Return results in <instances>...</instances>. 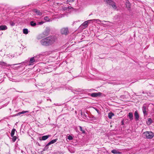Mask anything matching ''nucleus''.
I'll use <instances>...</instances> for the list:
<instances>
[{
	"instance_id": "2eb2a0df",
	"label": "nucleus",
	"mask_w": 154,
	"mask_h": 154,
	"mask_svg": "<svg viewBox=\"0 0 154 154\" xmlns=\"http://www.w3.org/2000/svg\"><path fill=\"white\" fill-rule=\"evenodd\" d=\"M8 29V27L5 25L0 26V31L5 30Z\"/></svg>"
},
{
	"instance_id": "ea45409f",
	"label": "nucleus",
	"mask_w": 154,
	"mask_h": 154,
	"mask_svg": "<svg viewBox=\"0 0 154 154\" xmlns=\"http://www.w3.org/2000/svg\"><path fill=\"white\" fill-rule=\"evenodd\" d=\"M49 32V30H48V31H47V30H46L45 32V35L46 36H48L49 34L48 32Z\"/></svg>"
},
{
	"instance_id": "5701e85b",
	"label": "nucleus",
	"mask_w": 154,
	"mask_h": 154,
	"mask_svg": "<svg viewBox=\"0 0 154 154\" xmlns=\"http://www.w3.org/2000/svg\"><path fill=\"white\" fill-rule=\"evenodd\" d=\"M128 116L130 120H132L133 119V114L132 112H129L128 113Z\"/></svg>"
},
{
	"instance_id": "c756f323",
	"label": "nucleus",
	"mask_w": 154,
	"mask_h": 154,
	"mask_svg": "<svg viewBox=\"0 0 154 154\" xmlns=\"http://www.w3.org/2000/svg\"><path fill=\"white\" fill-rule=\"evenodd\" d=\"M0 65L4 66H7V64L4 62H0Z\"/></svg>"
},
{
	"instance_id": "603ef678",
	"label": "nucleus",
	"mask_w": 154,
	"mask_h": 154,
	"mask_svg": "<svg viewBox=\"0 0 154 154\" xmlns=\"http://www.w3.org/2000/svg\"><path fill=\"white\" fill-rule=\"evenodd\" d=\"M21 152H23V150H21Z\"/></svg>"
},
{
	"instance_id": "6ab92c4d",
	"label": "nucleus",
	"mask_w": 154,
	"mask_h": 154,
	"mask_svg": "<svg viewBox=\"0 0 154 154\" xmlns=\"http://www.w3.org/2000/svg\"><path fill=\"white\" fill-rule=\"evenodd\" d=\"M28 112H29V111H22L21 112H19L18 113H17L16 114L14 115V116H20L21 114H23L24 113Z\"/></svg>"
},
{
	"instance_id": "72a5a7b5",
	"label": "nucleus",
	"mask_w": 154,
	"mask_h": 154,
	"mask_svg": "<svg viewBox=\"0 0 154 154\" xmlns=\"http://www.w3.org/2000/svg\"><path fill=\"white\" fill-rule=\"evenodd\" d=\"M44 20L46 21H49L50 20V18L48 16H46L44 17Z\"/></svg>"
},
{
	"instance_id": "bb28decb",
	"label": "nucleus",
	"mask_w": 154,
	"mask_h": 154,
	"mask_svg": "<svg viewBox=\"0 0 154 154\" xmlns=\"http://www.w3.org/2000/svg\"><path fill=\"white\" fill-rule=\"evenodd\" d=\"M79 128L80 130L82 132V133L83 134H85V130L82 129V127L81 126H79Z\"/></svg>"
},
{
	"instance_id": "58836bf2",
	"label": "nucleus",
	"mask_w": 154,
	"mask_h": 154,
	"mask_svg": "<svg viewBox=\"0 0 154 154\" xmlns=\"http://www.w3.org/2000/svg\"><path fill=\"white\" fill-rule=\"evenodd\" d=\"M68 139L69 140H72L73 139V137H72L71 136L69 135L68 136Z\"/></svg>"
},
{
	"instance_id": "7ed1b4c3",
	"label": "nucleus",
	"mask_w": 154,
	"mask_h": 154,
	"mask_svg": "<svg viewBox=\"0 0 154 154\" xmlns=\"http://www.w3.org/2000/svg\"><path fill=\"white\" fill-rule=\"evenodd\" d=\"M148 105L146 104H144L142 107V110L144 116L148 115Z\"/></svg>"
},
{
	"instance_id": "3c124183",
	"label": "nucleus",
	"mask_w": 154,
	"mask_h": 154,
	"mask_svg": "<svg viewBox=\"0 0 154 154\" xmlns=\"http://www.w3.org/2000/svg\"><path fill=\"white\" fill-rule=\"evenodd\" d=\"M135 94L137 96H141V95H136V93H135Z\"/></svg>"
},
{
	"instance_id": "dca6fc26",
	"label": "nucleus",
	"mask_w": 154,
	"mask_h": 154,
	"mask_svg": "<svg viewBox=\"0 0 154 154\" xmlns=\"http://www.w3.org/2000/svg\"><path fill=\"white\" fill-rule=\"evenodd\" d=\"M50 54V53H49V52L46 51L44 52H42L39 54L42 57L43 56L49 55Z\"/></svg>"
},
{
	"instance_id": "4be33fe9",
	"label": "nucleus",
	"mask_w": 154,
	"mask_h": 154,
	"mask_svg": "<svg viewBox=\"0 0 154 154\" xmlns=\"http://www.w3.org/2000/svg\"><path fill=\"white\" fill-rule=\"evenodd\" d=\"M30 25L32 27H37V24L34 21H31L30 23Z\"/></svg>"
},
{
	"instance_id": "c03bdc74",
	"label": "nucleus",
	"mask_w": 154,
	"mask_h": 154,
	"mask_svg": "<svg viewBox=\"0 0 154 154\" xmlns=\"http://www.w3.org/2000/svg\"><path fill=\"white\" fill-rule=\"evenodd\" d=\"M67 8H68V11H69V10L70 9H71L72 8V7H71V6H68V7H67Z\"/></svg>"
},
{
	"instance_id": "a878e982",
	"label": "nucleus",
	"mask_w": 154,
	"mask_h": 154,
	"mask_svg": "<svg viewBox=\"0 0 154 154\" xmlns=\"http://www.w3.org/2000/svg\"><path fill=\"white\" fill-rule=\"evenodd\" d=\"M15 131L16 129H15L13 128L12 129L11 134V137H13L14 136Z\"/></svg>"
},
{
	"instance_id": "f03ea898",
	"label": "nucleus",
	"mask_w": 154,
	"mask_h": 154,
	"mask_svg": "<svg viewBox=\"0 0 154 154\" xmlns=\"http://www.w3.org/2000/svg\"><path fill=\"white\" fill-rule=\"evenodd\" d=\"M143 135L145 138L151 139L154 137V133L151 131H146L143 133Z\"/></svg>"
},
{
	"instance_id": "cd10ccee",
	"label": "nucleus",
	"mask_w": 154,
	"mask_h": 154,
	"mask_svg": "<svg viewBox=\"0 0 154 154\" xmlns=\"http://www.w3.org/2000/svg\"><path fill=\"white\" fill-rule=\"evenodd\" d=\"M23 32L24 34H26L28 33V30L26 28L24 29H23Z\"/></svg>"
},
{
	"instance_id": "412c9836",
	"label": "nucleus",
	"mask_w": 154,
	"mask_h": 154,
	"mask_svg": "<svg viewBox=\"0 0 154 154\" xmlns=\"http://www.w3.org/2000/svg\"><path fill=\"white\" fill-rule=\"evenodd\" d=\"M111 152L114 154H121V153L119 152L118 150H116V149H113L111 151Z\"/></svg>"
},
{
	"instance_id": "79ce46f5",
	"label": "nucleus",
	"mask_w": 154,
	"mask_h": 154,
	"mask_svg": "<svg viewBox=\"0 0 154 154\" xmlns=\"http://www.w3.org/2000/svg\"><path fill=\"white\" fill-rule=\"evenodd\" d=\"M95 109V110L97 111V112L99 114L100 113V111L98 109Z\"/></svg>"
},
{
	"instance_id": "f3484780",
	"label": "nucleus",
	"mask_w": 154,
	"mask_h": 154,
	"mask_svg": "<svg viewBox=\"0 0 154 154\" xmlns=\"http://www.w3.org/2000/svg\"><path fill=\"white\" fill-rule=\"evenodd\" d=\"M50 54V53H49V52L46 51L44 52H42L39 54L42 57L43 56L49 55Z\"/></svg>"
},
{
	"instance_id": "f8f14e48",
	"label": "nucleus",
	"mask_w": 154,
	"mask_h": 154,
	"mask_svg": "<svg viewBox=\"0 0 154 154\" xmlns=\"http://www.w3.org/2000/svg\"><path fill=\"white\" fill-rule=\"evenodd\" d=\"M134 116L135 117V119L136 121L139 120V115L138 112L137 110L134 113Z\"/></svg>"
},
{
	"instance_id": "864d4df0",
	"label": "nucleus",
	"mask_w": 154,
	"mask_h": 154,
	"mask_svg": "<svg viewBox=\"0 0 154 154\" xmlns=\"http://www.w3.org/2000/svg\"><path fill=\"white\" fill-rule=\"evenodd\" d=\"M77 94H80V93H77Z\"/></svg>"
},
{
	"instance_id": "1a4fd4ad",
	"label": "nucleus",
	"mask_w": 154,
	"mask_h": 154,
	"mask_svg": "<svg viewBox=\"0 0 154 154\" xmlns=\"http://www.w3.org/2000/svg\"><path fill=\"white\" fill-rule=\"evenodd\" d=\"M51 136V135H45L42 136V137H39V140H45L48 139L49 137Z\"/></svg>"
},
{
	"instance_id": "c85d7f7f",
	"label": "nucleus",
	"mask_w": 154,
	"mask_h": 154,
	"mask_svg": "<svg viewBox=\"0 0 154 154\" xmlns=\"http://www.w3.org/2000/svg\"><path fill=\"white\" fill-rule=\"evenodd\" d=\"M73 91H75L78 92H81L83 91V90L82 89H80V88L76 89L75 90H74Z\"/></svg>"
},
{
	"instance_id": "473e14b6",
	"label": "nucleus",
	"mask_w": 154,
	"mask_h": 154,
	"mask_svg": "<svg viewBox=\"0 0 154 154\" xmlns=\"http://www.w3.org/2000/svg\"><path fill=\"white\" fill-rule=\"evenodd\" d=\"M49 148L48 146L46 145L44 148L43 149V151H45L47 150Z\"/></svg>"
},
{
	"instance_id": "a18cd8bd",
	"label": "nucleus",
	"mask_w": 154,
	"mask_h": 154,
	"mask_svg": "<svg viewBox=\"0 0 154 154\" xmlns=\"http://www.w3.org/2000/svg\"><path fill=\"white\" fill-rule=\"evenodd\" d=\"M121 124L122 125H123L124 124V120H122L121 122Z\"/></svg>"
},
{
	"instance_id": "6e6552de",
	"label": "nucleus",
	"mask_w": 154,
	"mask_h": 154,
	"mask_svg": "<svg viewBox=\"0 0 154 154\" xmlns=\"http://www.w3.org/2000/svg\"><path fill=\"white\" fill-rule=\"evenodd\" d=\"M32 12L35 14L37 15L41 16L42 15L43 12L42 11H40V10H38L36 8L33 9L32 10Z\"/></svg>"
},
{
	"instance_id": "c9c22d12",
	"label": "nucleus",
	"mask_w": 154,
	"mask_h": 154,
	"mask_svg": "<svg viewBox=\"0 0 154 154\" xmlns=\"http://www.w3.org/2000/svg\"><path fill=\"white\" fill-rule=\"evenodd\" d=\"M9 23L10 25L11 26H14L15 25V23L12 21H11Z\"/></svg>"
},
{
	"instance_id": "aec40b11",
	"label": "nucleus",
	"mask_w": 154,
	"mask_h": 154,
	"mask_svg": "<svg viewBox=\"0 0 154 154\" xmlns=\"http://www.w3.org/2000/svg\"><path fill=\"white\" fill-rule=\"evenodd\" d=\"M29 63V62L28 60H26L24 62H22L21 63H19V64H15V65L21 64H22V65L23 64H24V65L27 66V65H28V64Z\"/></svg>"
},
{
	"instance_id": "37998d69",
	"label": "nucleus",
	"mask_w": 154,
	"mask_h": 154,
	"mask_svg": "<svg viewBox=\"0 0 154 154\" xmlns=\"http://www.w3.org/2000/svg\"><path fill=\"white\" fill-rule=\"evenodd\" d=\"M75 0H67V2H73Z\"/></svg>"
},
{
	"instance_id": "39448f33",
	"label": "nucleus",
	"mask_w": 154,
	"mask_h": 154,
	"mask_svg": "<svg viewBox=\"0 0 154 154\" xmlns=\"http://www.w3.org/2000/svg\"><path fill=\"white\" fill-rule=\"evenodd\" d=\"M60 33L62 35H67L69 33L68 28L67 27L62 28L60 29Z\"/></svg>"
},
{
	"instance_id": "8fccbe9b",
	"label": "nucleus",
	"mask_w": 154,
	"mask_h": 154,
	"mask_svg": "<svg viewBox=\"0 0 154 154\" xmlns=\"http://www.w3.org/2000/svg\"><path fill=\"white\" fill-rule=\"evenodd\" d=\"M47 100L48 101L50 100V101H51V100L50 99V98H48V99H47Z\"/></svg>"
},
{
	"instance_id": "4468645a",
	"label": "nucleus",
	"mask_w": 154,
	"mask_h": 154,
	"mask_svg": "<svg viewBox=\"0 0 154 154\" xmlns=\"http://www.w3.org/2000/svg\"><path fill=\"white\" fill-rule=\"evenodd\" d=\"M81 115L82 117L84 119H88V117L87 116V114L86 113H85V112H81Z\"/></svg>"
},
{
	"instance_id": "7c9ffc66",
	"label": "nucleus",
	"mask_w": 154,
	"mask_h": 154,
	"mask_svg": "<svg viewBox=\"0 0 154 154\" xmlns=\"http://www.w3.org/2000/svg\"><path fill=\"white\" fill-rule=\"evenodd\" d=\"M58 139H53L51 141H50L51 143V144H53L54 143H55L56 142H57V140Z\"/></svg>"
},
{
	"instance_id": "de8ad7c7",
	"label": "nucleus",
	"mask_w": 154,
	"mask_h": 154,
	"mask_svg": "<svg viewBox=\"0 0 154 154\" xmlns=\"http://www.w3.org/2000/svg\"><path fill=\"white\" fill-rule=\"evenodd\" d=\"M97 22H101V21L99 19H96L95 20Z\"/></svg>"
},
{
	"instance_id": "f257e3e1",
	"label": "nucleus",
	"mask_w": 154,
	"mask_h": 154,
	"mask_svg": "<svg viewBox=\"0 0 154 154\" xmlns=\"http://www.w3.org/2000/svg\"><path fill=\"white\" fill-rule=\"evenodd\" d=\"M48 46L53 45L57 40V37L55 35H50L47 37Z\"/></svg>"
},
{
	"instance_id": "0eeeda50",
	"label": "nucleus",
	"mask_w": 154,
	"mask_h": 154,
	"mask_svg": "<svg viewBox=\"0 0 154 154\" xmlns=\"http://www.w3.org/2000/svg\"><path fill=\"white\" fill-rule=\"evenodd\" d=\"M103 94L100 92L93 93L91 94L88 93V95L93 97H100Z\"/></svg>"
},
{
	"instance_id": "423d86ee",
	"label": "nucleus",
	"mask_w": 154,
	"mask_h": 154,
	"mask_svg": "<svg viewBox=\"0 0 154 154\" xmlns=\"http://www.w3.org/2000/svg\"><path fill=\"white\" fill-rule=\"evenodd\" d=\"M40 43L43 46H48V43L47 37L41 40L40 41Z\"/></svg>"
},
{
	"instance_id": "e433bc0d",
	"label": "nucleus",
	"mask_w": 154,
	"mask_h": 154,
	"mask_svg": "<svg viewBox=\"0 0 154 154\" xmlns=\"http://www.w3.org/2000/svg\"><path fill=\"white\" fill-rule=\"evenodd\" d=\"M12 137V141H13V142H14L17 139V137L15 136H13V137Z\"/></svg>"
},
{
	"instance_id": "f704fd0d",
	"label": "nucleus",
	"mask_w": 154,
	"mask_h": 154,
	"mask_svg": "<svg viewBox=\"0 0 154 154\" xmlns=\"http://www.w3.org/2000/svg\"><path fill=\"white\" fill-rule=\"evenodd\" d=\"M68 8L67 7L64 6L62 8L63 10L64 11H68Z\"/></svg>"
},
{
	"instance_id": "a19ab883",
	"label": "nucleus",
	"mask_w": 154,
	"mask_h": 154,
	"mask_svg": "<svg viewBox=\"0 0 154 154\" xmlns=\"http://www.w3.org/2000/svg\"><path fill=\"white\" fill-rule=\"evenodd\" d=\"M88 90V91H89V92H92V91H97V90H95V89H88L87 90Z\"/></svg>"
},
{
	"instance_id": "ddd939ff",
	"label": "nucleus",
	"mask_w": 154,
	"mask_h": 154,
	"mask_svg": "<svg viewBox=\"0 0 154 154\" xmlns=\"http://www.w3.org/2000/svg\"><path fill=\"white\" fill-rule=\"evenodd\" d=\"M34 57L35 59V61L37 62L41 61L42 59V57H41L39 54Z\"/></svg>"
},
{
	"instance_id": "4c0bfd02",
	"label": "nucleus",
	"mask_w": 154,
	"mask_h": 154,
	"mask_svg": "<svg viewBox=\"0 0 154 154\" xmlns=\"http://www.w3.org/2000/svg\"><path fill=\"white\" fill-rule=\"evenodd\" d=\"M44 23V22L41 21V22H38V23L37 24V26H38V25H42Z\"/></svg>"
},
{
	"instance_id": "09e8293b",
	"label": "nucleus",
	"mask_w": 154,
	"mask_h": 154,
	"mask_svg": "<svg viewBox=\"0 0 154 154\" xmlns=\"http://www.w3.org/2000/svg\"><path fill=\"white\" fill-rule=\"evenodd\" d=\"M52 144L51 143V142H49L46 145H48V146L50 145L51 144Z\"/></svg>"
},
{
	"instance_id": "a211bd4d",
	"label": "nucleus",
	"mask_w": 154,
	"mask_h": 154,
	"mask_svg": "<svg viewBox=\"0 0 154 154\" xmlns=\"http://www.w3.org/2000/svg\"><path fill=\"white\" fill-rule=\"evenodd\" d=\"M125 5L126 7L127 8L128 10H130L131 8V5L128 0H127L126 1Z\"/></svg>"
},
{
	"instance_id": "b1692460",
	"label": "nucleus",
	"mask_w": 154,
	"mask_h": 154,
	"mask_svg": "<svg viewBox=\"0 0 154 154\" xmlns=\"http://www.w3.org/2000/svg\"><path fill=\"white\" fill-rule=\"evenodd\" d=\"M114 116V113L112 112H110L108 113V117L109 119H111L112 116Z\"/></svg>"
},
{
	"instance_id": "9b49d317",
	"label": "nucleus",
	"mask_w": 154,
	"mask_h": 154,
	"mask_svg": "<svg viewBox=\"0 0 154 154\" xmlns=\"http://www.w3.org/2000/svg\"><path fill=\"white\" fill-rule=\"evenodd\" d=\"M35 59L34 57L30 58L29 61V63L28 64V65L30 66L31 65H33L34 62H37V61H35Z\"/></svg>"
},
{
	"instance_id": "2f4dec72",
	"label": "nucleus",
	"mask_w": 154,
	"mask_h": 154,
	"mask_svg": "<svg viewBox=\"0 0 154 154\" xmlns=\"http://www.w3.org/2000/svg\"><path fill=\"white\" fill-rule=\"evenodd\" d=\"M91 118V120L93 122L96 120H97V118L94 117V116H93L91 117L90 118Z\"/></svg>"
},
{
	"instance_id": "9d476101",
	"label": "nucleus",
	"mask_w": 154,
	"mask_h": 154,
	"mask_svg": "<svg viewBox=\"0 0 154 154\" xmlns=\"http://www.w3.org/2000/svg\"><path fill=\"white\" fill-rule=\"evenodd\" d=\"M91 20H88L84 22L82 25L81 26H83V28L85 29L87 27L88 23H90Z\"/></svg>"
},
{
	"instance_id": "393cba45",
	"label": "nucleus",
	"mask_w": 154,
	"mask_h": 154,
	"mask_svg": "<svg viewBox=\"0 0 154 154\" xmlns=\"http://www.w3.org/2000/svg\"><path fill=\"white\" fill-rule=\"evenodd\" d=\"M152 121L151 118H149L148 119L147 123L148 125H150L152 123Z\"/></svg>"
},
{
	"instance_id": "49530a36",
	"label": "nucleus",
	"mask_w": 154,
	"mask_h": 154,
	"mask_svg": "<svg viewBox=\"0 0 154 154\" xmlns=\"http://www.w3.org/2000/svg\"><path fill=\"white\" fill-rule=\"evenodd\" d=\"M142 93L144 94H146L147 95H148V96H149V95H148V93L147 92H144V91H143L142 92Z\"/></svg>"
},
{
	"instance_id": "20e7f679",
	"label": "nucleus",
	"mask_w": 154,
	"mask_h": 154,
	"mask_svg": "<svg viewBox=\"0 0 154 154\" xmlns=\"http://www.w3.org/2000/svg\"><path fill=\"white\" fill-rule=\"evenodd\" d=\"M104 2H106V4L109 5L111 6L114 9L116 10L117 7L116 5L115 2L112 0H104Z\"/></svg>"
}]
</instances>
